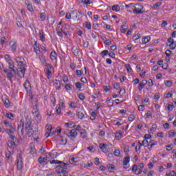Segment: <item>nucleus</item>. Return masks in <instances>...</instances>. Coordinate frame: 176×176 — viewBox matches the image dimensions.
<instances>
[{
    "label": "nucleus",
    "instance_id": "obj_1",
    "mask_svg": "<svg viewBox=\"0 0 176 176\" xmlns=\"http://www.w3.org/2000/svg\"><path fill=\"white\" fill-rule=\"evenodd\" d=\"M51 164H58L56 166L57 168H58V174H62L60 175L61 176H67V170L68 168V164H66L64 162L58 161V160H52L50 162Z\"/></svg>",
    "mask_w": 176,
    "mask_h": 176
},
{
    "label": "nucleus",
    "instance_id": "obj_2",
    "mask_svg": "<svg viewBox=\"0 0 176 176\" xmlns=\"http://www.w3.org/2000/svg\"><path fill=\"white\" fill-rule=\"evenodd\" d=\"M133 8L134 14H141L145 12L144 10V6L141 5V3H136Z\"/></svg>",
    "mask_w": 176,
    "mask_h": 176
},
{
    "label": "nucleus",
    "instance_id": "obj_3",
    "mask_svg": "<svg viewBox=\"0 0 176 176\" xmlns=\"http://www.w3.org/2000/svg\"><path fill=\"white\" fill-rule=\"evenodd\" d=\"M166 46H168L171 50H174L176 47V41H174L173 37L168 38V42L166 43Z\"/></svg>",
    "mask_w": 176,
    "mask_h": 176
},
{
    "label": "nucleus",
    "instance_id": "obj_4",
    "mask_svg": "<svg viewBox=\"0 0 176 176\" xmlns=\"http://www.w3.org/2000/svg\"><path fill=\"white\" fill-rule=\"evenodd\" d=\"M15 61L19 67H26L25 60L24 58L20 56L16 57Z\"/></svg>",
    "mask_w": 176,
    "mask_h": 176
},
{
    "label": "nucleus",
    "instance_id": "obj_5",
    "mask_svg": "<svg viewBox=\"0 0 176 176\" xmlns=\"http://www.w3.org/2000/svg\"><path fill=\"white\" fill-rule=\"evenodd\" d=\"M5 74H7V78L9 80H12V79L14 76V72L12 70H9V69L5 68L3 69Z\"/></svg>",
    "mask_w": 176,
    "mask_h": 176
},
{
    "label": "nucleus",
    "instance_id": "obj_6",
    "mask_svg": "<svg viewBox=\"0 0 176 176\" xmlns=\"http://www.w3.org/2000/svg\"><path fill=\"white\" fill-rule=\"evenodd\" d=\"M79 16H82V12H78L77 10L72 11V17L73 20H80Z\"/></svg>",
    "mask_w": 176,
    "mask_h": 176
},
{
    "label": "nucleus",
    "instance_id": "obj_7",
    "mask_svg": "<svg viewBox=\"0 0 176 176\" xmlns=\"http://www.w3.org/2000/svg\"><path fill=\"white\" fill-rule=\"evenodd\" d=\"M18 74L21 78H24V75L25 74V71H27V69L25 67H21L17 69Z\"/></svg>",
    "mask_w": 176,
    "mask_h": 176
},
{
    "label": "nucleus",
    "instance_id": "obj_8",
    "mask_svg": "<svg viewBox=\"0 0 176 176\" xmlns=\"http://www.w3.org/2000/svg\"><path fill=\"white\" fill-rule=\"evenodd\" d=\"M18 134L24 135V122L21 121V123L18 126Z\"/></svg>",
    "mask_w": 176,
    "mask_h": 176
},
{
    "label": "nucleus",
    "instance_id": "obj_9",
    "mask_svg": "<svg viewBox=\"0 0 176 176\" xmlns=\"http://www.w3.org/2000/svg\"><path fill=\"white\" fill-rule=\"evenodd\" d=\"M67 135L68 137H72V138H76V135H78V132H76V130L72 129L69 132H66Z\"/></svg>",
    "mask_w": 176,
    "mask_h": 176
},
{
    "label": "nucleus",
    "instance_id": "obj_10",
    "mask_svg": "<svg viewBox=\"0 0 176 176\" xmlns=\"http://www.w3.org/2000/svg\"><path fill=\"white\" fill-rule=\"evenodd\" d=\"M7 63L8 64V70H12L13 71L14 74H16V69H14V62H13L12 60H10Z\"/></svg>",
    "mask_w": 176,
    "mask_h": 176
},
{
    "label": "nucleus",
    "instance_id": "obj_11",
    "mask_svg": "<svg viewBox=\"0 0 176 176\" xmlns=\"http://www.w3.org/2000/svg\"><path fill=\"white\" fill-rule=\"evenodd\" d=\"M99 148L100 149H101V151H102L104 153H107V152H108V144H104V143H101L99 144Z\"/></svg>",
    "mask_w": 176,
    "mask_h": 176
},
{
    "label": "nucleus",
    "instance_id": "obj_12",
    "mask_svg": "<svg viewBox=\"0 0 176 176\" xmlns=\"http://www.w3.org/2000/svg\"><path fill=\"white\" fill-rule=\"evenodd\" d=\"M146 85H148L147 80H142V82L139 84L138 90L141 91Z\"/></svg>",
    "mask_w": 176,
    "mask_h": 176
},
{
    "label": "nucleus",
    "instance_id": "obj_13",
    "mask_svg": "<svg viewBox=\"0 0 176 176\" xmlns=\"http://www.w3.org/2000/svg\"><path fill=\"white\" fill-rule=\"evenodd\" d=\"M16 166L18 170H21L23 168V160L21 159V157L17 158Z\"/></svg>",
    "mask_w": 176,
    "mask_h": 176
},
{
    "label": "nucleus",
    "instance_id": "obj_14",
    "mask_svg": "<svg viewBox=\"0 0 176 176\" xmlns=\"http://www.w3.org/2000/svg\"><path fill=\"white\" fill-rule=\"evenodd\" d=\"M34 50L35 53H36V54H39L41 53V48H39V44L36 41L34 42Z\"/></svg>",
    "mask_w": 176,
    "mask_h": 176
},
{
    "label": "nucleus",
    "instance_id": "obj_15",
    "mask_svg": "<svg viewBox=\"0 0 176 176\" xmlns=\"http://www.w3.org/2000/svg\"><path fill=\"white\" fill-rule=\"evenodd\" d=\"M32 137H34V140L38 141L39 138L38 137V128H35L34 130L32 131Z\"/></svg>",
    "mask_w": 176,
    "mask_h": 176
},
{
    "label": "nucleus",
    "instance_id": "obj_16",
    "mask_svg": "<svg viewBox=\"0 0 176 176\" xmlns=\"http://www.w3.org/2000/svg\"><path fill=\"white\" fill-rule=\"evenodd\" d=\"M25 129L26 130H32V122L31 120L26 121Z\"/></svg>",
    "mask_w": 176,
    "mask_h": 176
},
{
    "label": "nucleus",
    "instance_id": "obj_17",
    "mask_svg": "<svg viewBox=\"0 0 176 176\" xmlns=\"http://www.w3.org/2000/svg\"><path fill=\"white\" fill-rule=\"evenodd\" d=\"M30 153L31 155H36V149L35 148V146H34L33 143L30 144Z\"/></svg>",
    "mask_w": 176,
    "mask_h": 176
},
{
    "label": "nucleus",
    "instance_id": "obj_18",
    "mask_svg": "<svg viewBox=\"0 0 176 176\" xmlns=\"http://www.w3.org/2000/svg\"><path fill=\"white\" fill-rule=\"evenodd\" d=\"M50 58L52 60V61H54V60H57V53H56V51H52L50 54Z\"/></svg>",
    "mask_w": 176,
    "mask_h": 176
},
{
    "label": "nucleus",
    "instance_id": "obj_19",
    "mask_svg": "<svg viewBox=\"0 0 176 176\" xmlns=\"http://www.w3.org/2000/svg\"><path fill=\"white\" fill-rule=\"evenodd\" d=\"M38 34L41 41H42V42H45V32H43V30H40Z\"/></svg>",
    "mask_w": 176,
    "mask_h": 176
},
{
    "label": "nucleus",
    "instance_id": "obj_20",
    "mask_svg": "<svg viewBox=\"0 0 176 176\" xmlns=\"http://www.w3.org/2000/svg\"><path fill=\"white\" fill-rule=\"evenodd\" d=\"M6 133H7V134H8L9 135H12V134H14V131H16V129L14 128H12V129H5Z\"/></svg>",
    "mask_w": 176,
    "mask_h": 176
},
{
    "label": "nucleus",
    "instance_id": "obj_21",
    "mask_svg": "<svg viewBox=\"0 0 176 176\" xmlns=\"http://www.w3.org/2000/svg\"><path fill=\"white\" fill-rule=\"evenodd\" d=\"M46 160H47V157H40L38 159V162L40 164H43V163H45V162H46Z\"/></svg>",
    "mask_w": 176,
    "mask_h": 176
},
{
    "label": "nucleus",
    "instance_id": "obj_22",
    "mask_svg": "<svg viewBox=\"0 0 176 176\" xmlns=\"http://www.w3.org/2000/svg\"><path fill=\"white\" fill-rule=\"evenodd\" d=\"M151 41V37L149 36H147L146 37H144L142 39V42L144 45H146Z\"/></svg>",
    "mask_w": 176,
    "mask_h": 176
},
{
    "label": "nucleus",
    "instance_id": "obj_23",
    "mask_svg": "<svg viewBox=\"0 0 176 176\" xmlns=\"http://www.w3.org/2000/svg\"><path fill=\"white\" fill-rule=\"evenodd\" d=\"M151 142H148L146 139H144L142 142V144H140V146H149Z\"/></svg>",
    "mask_w": 176,
    "mask_h": 176
},
{
    "label": "nucleus",
    "instance_id": "obj_24",
    "mask_svg": "<svg viewBox=\"0 0 176 176\" xmlns=\"http://www.w3.org/2000/svg\"><path fill=\"white\" fill-rule=\"evenodd\" d=\"M16 142H17V141H14V140L8 141V146H10V148H14V146H16Z\"/></svg>",
    "mask_w": 176,
    "mask_h": 176
},
{
    "label": "nucleus",
    "instance_id": "obj_25",
    "mask_svg": "<svg viewBox=\"0 0 176 176\" xmlns=\"http://www.w3.org/2000/svg\"><path fill=\"white\" fill-rule=\"evenodd\" d=\"M107 168L108 169L109 171H110V173H112V171H113V170H115V165L111 164H107Z\"/></svg>",
    "mask_w": 176,
    "mask_h": 176
},
{
    "label": "nucleus",
    "instance_id": "obj_26",
    "mask_svg": "<svg viewBox=\"0 0 176 176\" xmlns=\"http://www.w3.org/2000/svg\"><path fill=\"white\" fill-rule=\"evenodd\" d=\"M80 137L81 138H87V134L86 133V131L81 129V131H80Z\"/></svg>",
    "mask_w": 176,
    "mask_h": 176
},
{
    "label": "nucleus",
    "instance_id": "obj_27",
    "mask_svg": "<svg viewBox=\"0 0 176 176\" xmlns=\"http://www.w3.org/2000/svg\"><path fill=\"white\" fill-rule=\"evenodd\" d=\"M155 145H157V142H154L153 140L150 141V145L148 146L149 151H152V148L155 146Z\"/></svg>",
    "mask_w": 176,
    "mask_h": 176
},
{
    "label": "nucleus",
    "instance_id": "obj_28",
    "mask_svg": "<svg viewBox=\"0 0 176 176\" xmlns=\"http://www.w3.org/2000/svg\"><path fill=\"white\" fill-rule=\"evenodd\" d=\"M130 163V157H126L123 160V166H127V164Z\"/></svg>",
    "mask_w": 176,
    "mask_h": 176
},
{
    "label": "nucleus",
    "instance_id": "obj_29",
    "mask_svg": "<svg viewBox=\"0 0 176 176\" xmlns=\"http://www.w3.org/2000/svg\"><path fill=\"white\" fill-rule=\"evenodd\" d=\"M58 105L60 108H65V103H64V100L60 99Z\"/></svg>",
    "mask_w": 176,
    "mask_h": 176
},
{
    "label": "nucleus",
    "instance_id": "obj_30",
    "mask_svg": "<svg viewBox=\"0 0 176 176\" xmlns=\"http://www.w3.org/2000/svg\"><path fill=\"white\" fill-rule=\"evenodd\" d=\"M26 6L28 9V10H30V12H33L34 11V8H32V4L31 3H26Z\"/></svg>",
    "mask_w": 176,
    "mask_h": 176
},
{
    "label": "nucleus",
    "instance_id": "obj_31",
    "mask_svg": "<svg viewBox=\"0 0 176 176\" xmlns=\"http://www.w3.org/2000/svg\"><path fill=\"white\" fill-rule=\"evenodd\" d=\"M16 49H17V43L16 42H14L12 45L11 46L12 52L13 53H14V52H16Z\"/></svg>",
    "mask_w": 176,
    "mask_h": 176
},
{
    "label": "nucleus",
    "instance_id": "obj_32",
    "mask_svg": "<svg viewBox=\"0 0 176 176\" xmlns=\"http://www.w3.org/2000/svg\"><path fill=\"white\" fill-rule=\"evenodd\" d=\"M6 118H8V119H10L11 120H13V119H14V115L12 114V113H7L6 114Z\"/></svg>",
    "mask_w": 176,
    "mask_h": 176
},
{
    "label": "nucleus",
    "instance_id": "obj_33",
    "mask_svg": "<svg viewBox=\"0 0 176 176\" xmlns=\"http://www.w3.org/2000/svg\"><path fill=\"white\" fill-rule=\"evenodd\" d=\"M76 115L79 119H83L85 118V114L82 111H76Z\"/></svg>",
    "mask_w": 176,
    "mask_h": 176
},
{
    "label": "nucleus",
    "instance_id": "obj_34",
    "mask_svg": "<svg viewBox=\"0 0 176 176\" xmlns=\"http://www.w3.org/2000/svg\"><path fill=\"white\" fill-rule=\"evenodd\" d=\"M112 10L119 12L120 10V7H119V5H114L112 6Z\"/></svg>",
    "mask_w": 176,
    "mask_h": 176
},
{
    "label": "nucleus",
    "instance_id": "obj_35",
    "mask_svg": "<svg viewBox=\"0 0 176 176\" xmlns=\"http://www.w3.org/2000/svg\"><path fill=\"white\" fill-rule=\"evenodd\" d=\"M125 67L127 72H133V69H131V65H130V64H125Z\"/></svg>",
    "mask_w": 176,
    "mask_h": 176
},
{
    "label": "nucleus",
    "instance_id": "obj_36",
    "mask_svg": "<svg viewBox=\"0 0 176 176\" xmlns=\"http://www.w3.org/2000/svg\"><path fill=\"white\" fill-rule=\"evenodd\" d=\"M96 116H97V113H96V111H92L90 117L91 120H96Z\"/></svg>",
    "mask_w": 176,
    "mask_h": 176
},
{
    "label": "nucleus",
    "instance_id": "obj_37",
    "mask_svg": "<svg viewBox=\"0 0 176 176\" xmlns=\"http://www.w3.org/2000/svg\"><path fill=\"white\" fill-rule=\"evenodd\" d=\"M120 31L121 32H122L123 34H124V32H126L127 31V26L126 25H121L120 27Z\"/></svg>",
    "mask_w": 176,
    "mask_h": 176
},
{
    "label": "nucleus",
    "instance_id": "obj_38",
    "mask_svg": "<svg viewBox=\"0 0 176 176\" xmlns=\"http://www.w3.org/2000/svg\"><path fill=\"white\" fill-rule=\"evenodd\" d=\"M40 19L41 21H45L46 20V14L45 13H41L40 14Z\"/></svg>",
    "mask_w": 176,
    "mask_h": 176
},
{
    "label": "nucleus",
    "instance_id": "obj_39",
    "mask_svg": "<svg viewBox=\"0 0 176 176\" xmlns=\"http://www.w3.org/2000/svg\"><path fill=\"white\" fill-rule=\"evenodd\" d=\"M165 85L167 87H171V86H173V81H171V80H166V82H165Z\"/></svg>",
    "mask_w": 176,
    "mask_h": 176
},
{
    "label": "nucleus",
    "instance_id": "obj_40",
    "mask_svg": "<svg viewBox=\"0 0 176 176\" xmlns=\"http://www.w3.org/2000/svg\"><path fill=\"white\" fill-rule=\"evenodd\" d=\"M122 133H116V140H117L118 141H119V140H120V138H122Z\"/></svg>",
    "mask_w": 176,
    "mask_h": 176
},
{
    "label": "nucleus",
    "instance_id": "obj_41",
    "mask_svg": "<svg viewBox=\"0 0 176 176\" xmlns=\"http://www.w3.org/2000/svg\"><path fill=\"white\" fill-rule=\"evenodd\" d=\"M165 54L167 57H168V58H170V56H171V54H173V52H171V50H167L165 52Z\"/></svg>",
    "mask_w": 176,
    "mask_h": 176
},
{
    "label": "nucleus",
    "instance_id": "obj_42",
    "mask_svg": "<svg viewBox=\"0 0 176 176\" xmlns=\"http://www.w3.org/2000/svg\"><path fill=\"white\" fill-rule=\"evenodd\" d=\"M4 104L7 108H9L10 105V102L9 101V99H6L4 100Z\"/></svg>",
    "mask_w": 176,
    "mask_h": 176
},
{
    "label": "nucleus",
    "instance_id": "obj_43",
    "mask_svg": "<svg viewBox=\"0 0 176 176\" xmlns=\"http://www.w3.org/2000/svg\"><path fill=\"white\" fill-rule=\"evenodd\" d=\"M70 164H74L75 163H78V161H76V159L75 157H72L69 160Z\"/></svg>",
    "mask_w": 176,
    "mask_h": 176
},
{
    "label": "nucleus",
    "instance_id": "obj_44",
    "mask_svg": "<svg viewBox=\"0 0 176 176\" xmlns=\"http://www.w3.org/2000/svg\"><path fill=\"white\" fill-rule=\"evenodd\" d=\"M134 119H135V116H134L133 114H131L130 116L128 117V120L129 122H133Z\"/></svg>",
    "mask_w": 176,
    "mask_h": 176
},
{
    "label": "nucleus",
    "instance_id": "obj_45",
    "mask_svg": "<svg viewBox=\"0 0 176 176\" xmlns=\"http://www.w3.org/2000/svg\"><path fill=\"white\" fill-rule=\"evenodd\" d=\"M10 138L12 140V141H17V138H16L14 133H11Z\"/></svg>",
    "mask_w": 176,
    "mask_h": 176
},
{
    "label": "nucleus",
    "instance_id": "obj_46",
    "mask_svg": "<svg viewBox=\"0 0 176 176\" xmlns=\"http://www.w3.org/2000/svg\"><path fill=\"white\" fill-rule=\"evenodd\" d=\"M4 58H5V60H6L7 63H9V60H12V58H10V55H9V54H6L4 56Z\"/></svg>",
    "mask_w": 176,
    "mask_h": 176
},
{
    "label": "nucleus",
    "instance_id": "obj_47",
    "mask_svg": "<svg viewBox=\"0 0 176 176\" xmlns=\"http://www.w3.org/2000/svg\"><path fill=\"white\" fill-rule=\"evenodd\" d=\"M114 155L115 156H117V157L120 156V151L119 149H116L114 151Z\"/></svg>",
    "mask_w": 176,
    "mask_h": 176
},
{
    "label": "nucleus",
    "instance_id": "obj_48",
    "mask_svg": "<svg viewBox=\"0 0 176 176\" xmlns=\"http://www.w3.org/2000/svg\"><path fill=\"white\" fill-rule=\"evenodd\" d=\"M6 42V38L5 36L1 37L0 44L5 45Z\"/></svg>",
    "mask_w": 176,
    "mask_h": 176
},
{
    "label": "nucleus",
    "instance_id": "obj_49",
    "mask_svg": "<svg viewBox=\"0 0 176 176\" xmlns=\"http://www.w3.org/2000/svg\"><path fill=\"white\" fill-rule=\"evenodd\" d=\"M85 28H87L88 30H91V24L89 22H86Z\"/></svg>",
    "mask_w": 176,
    "mask_h": 176
},
{
    "label": "nucleus",
    "instance_id": "obj_50",
    "mask_svg": "<svg viewBox=\"0 0 176 176\" xmlns=\"http://www.w3.org/2000/svg\"><path fill=\"white\" fill-rule=\"evenodd\" d=\"M135 173L137 175H140V174H141V173H142V170H141V168H136L135 170Z\"/></svg>",
    "mask_w": 176,
    "mask_h": 176
},
{
    "label": "nucleus",
    "instance_id": "obj_51",
    "mask_svg": "<svg viewBox=\"0 0 176 176\" xmlns=\"http://www.w3.org/2000/svg\"><path fill=\"white\" fill-rule=\"evenodd\" d=\"M78 98H80L81 100V101H83V100H85V98H86V97L85 96V95H83V94L80 93L78 95Z\"/></svg>",
    "mask_w": 176,
    "mask_h": 176
},
{
    "label": "nucleus",
    "instance_id": "obj_52",
    "mask_svg": "<svg viewBox=\"0 0 176 176\" xmlns=\"http://www.w3.org/2000/svg\"><path fill=\"white\" fill-rule=\"evenodd\" d=\"M46 75L47 79H50V76L52 75V72L50 70H46Z\"/></svg>",
    "mask_w": 176,
    "mask_h": 176
},
{
    "label": "nucleus",
    "instance_id": "obj_53",
    "mask_svg": "<svg viewBox=\"0 0 176 176\" xmlns=\"http://www.w3.org/2000/svg\"><path fill=\"white\" fill-rule=\"evenodd\" d=\"M76 87L77 89H82V84L79 82H76Z\"/></svg>",
    "mask_w": 176,
    "mask_h": 176
},
{
    "label": "nucleus",
    "instance_id": "obj_54",
    "mask_svg": "<svg viewBox=\"0 0 176 176\" xmlns=\"http://www.w3.org/2000/svg\"><path fill=\"white\" fill-rule=\"evenodd\" d=\"M77 76H82V74H83V70H76Z\"/></svg>",
    "mask_w": 176,
    "mask_h": 176
},
{
    "label": "nucleus",
    "instance_id": "obj_55",
    "mask_svg": "<svg viewBox=\"0 0 176 176\" xmlns=\"http://www.w3.org/2000/svg\"><path fill=\"white\" fill-rule=\"evenodd\" d=\"M105 45H107V46H110V45H112V41L109 39H107L104 41Z\"/></svg>",
    "mask_w": 176,
    "mask_h": 176
},
{
    "label": "nucleus",
    "instance_id": "obj_56",
    "mask_svg": "<svg viewBox=\"0 0 176 176\" xmlns=\"http://www.w3.org/2000/svg\"><path fill=\"white\" fill-rule=\"evenodd\" d=\"M138 110L141 111L142 112H144V111H145V106L144 105H140L138 107Z\"/></svg>",
    "mask_w": 176,
    "mask_h": 176
},
{
    "label": "nucleus",
    "instance_id": "obj_57",
    "mask_svg": "<svg viewBox=\"0 0 176 176\" xmlns=\"http://www.w3.org/2000/svg\"><path fill=\"white\" fill-rule=\"evenodd\" d=\"M66 90H72V87H71L70 84H67L65 87Z\"/></svg>",
    "mask_w": 176,
    "mask_h": 176
},
{
    "label": "nucleus",
    "instance_id": "obj_58",
    "mask_svg": "<svg viewBox=\"0 0 176 176\" xmlns=\"http://www.w3.org/2000/svg\"><path fill=\"white\" fill-rule=\"evenodd\" d=\"M147 83H148V86H150V87H152V86H153V80H152V79H149L147 81Z\"/></svg>",
    "mask_w": 176,
    "mask_h": 176
},
{
    "label": "nucleus",
    "instance_id": "obj_59",
    "mask_svg": "<svg viewBox=\"0 0 176 176\" xmlns=\"http://www.w3.org/2000/svg\"><path fill=\"white\" fill-rule=\"evenodd\" d=\"M129 146H124V153H126V155L129 153Z\"/></svg>",
    "mask_w": 176,
    "mask_h": 176
},
{
    "label": "nucleus",
    "instance_id": "obj_60",
    "mask_svg": "<svg viewBox=\"0 0 176 176\" xmlns=\"http://www.w3.org/2000/svg\"><path fill=\"white\" fill-rule=\"evenodd\" d=\"M157 129V125L153 124L150 129L151 131H153V130H156Z\"/></svg>",
    "mask_w": 176,
    "mask_h": 176
},
{
    "label": "nucleus",
    "instance_id": "obj_61",
    "mask_svg": "<svg viewBox=\"0 0 176 176\" xmlns=\"http://www.w3.org/2000/svg\"><path fill=\"white\" fill-rule=\"evenodd\" d=\"M65 17H66V19H67V20L71 19V17H72V12H71V13H67Z\"/></svg>",
    "mask_w": 176,
    "mask_h": 176
},
{
    "label": "nucleus",
    "instance_id": "obj_62",
    "mask_svg": "<svg viewBox=\"0 0 176 176\" xmlns=\"http://www.w3.org/2000/svg\"><path fill=\"white\" fill-rule=\"evenodd\" d=\"M138 39H140V34H135L133 37V41H138Z\"/></svg>",
    "mask_w": 176,
    "mask_h": 176
},
{
    "label": "nucleus",
    "instance_id": "obj_63",
    "mask_svg": "<svg viewBox=\"0 0 176 176\" xmlns=\"http://www.w3.org/2000/svg\"><path fill=\"white\" fill-rule=\"evenodd\" d=\"M45 129H47L48 131H52V125H50V124H47V125L45 126Z\"/></svg>",
    "mask_w": 176,
    "mask_h": 176
},
{
    "label": "nucleus",
    "instance_id": "obj_64",
    "mask_svg": "<svg viewBox=\"0 0 176 176\" xmlns=\"http://www.w3.org/2000/svg\"><path fill=\"white\" fill-rule=\"evenodd\" d=\"M27 135H28V137H31L32 135V131L31 130H28L27 131Z\"/></svg>",
    "mask_w": 176,
    "mask_h": 176
}]
</instances>
